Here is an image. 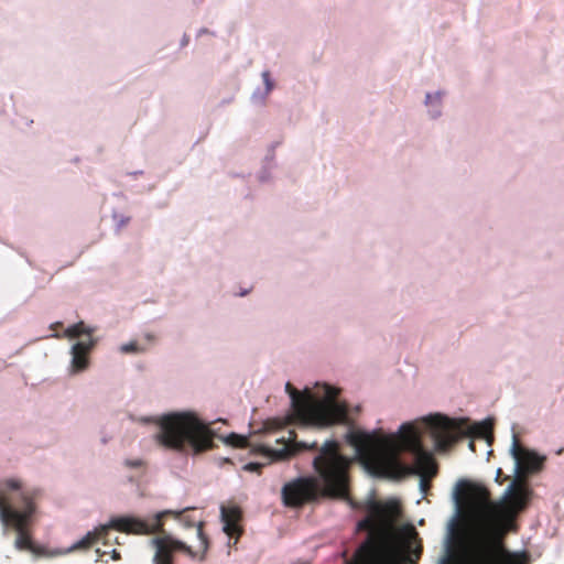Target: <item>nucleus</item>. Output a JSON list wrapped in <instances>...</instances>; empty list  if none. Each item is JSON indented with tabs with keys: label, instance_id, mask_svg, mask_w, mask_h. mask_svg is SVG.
Instances as JSON below:
<instances>
[{
	"label": "nucleus",
	"instance_id": "nucleus-20",
	"mask_svg": "<svg viewBox=\"0 0 564 564\" xmlns=\"http://www.w3.org/2000/svg\"><path fill=\"white\" fill-rule=\"evenodd\" d=\"M238 523L239 522L224 523L225 524L226 533L229 534V535H234V534L240 535L241 534V529L239 528Z\"/></svg>",
	"mask_w": 564,
	"mask_h": 564
},
{
	"label": "nucleus",
	"instance_id": "nucleus-26",
	"mask_svg": "<svg viewBox=\"0 0 564 564\" xmlns=\"http://www.w3.org/2000/svg\"><path fill=\"white\" fill-rule=\"evenodd\" d=\"M414 553H415L416 557H419V556L421 555V553H422V546H421V545H419V546L415 549Z\"/></svg>",
	"mask_w": 564,
	"mask_h": 564
},
{
	"label": "nucleus",
	"instance_id": "nucleus-4",
	"mask_svg": "<svg viewBox=\"0 0 564 564\" xmlns=\"http://www.w3.org/2000/svg\"><path fill=\"white\" fill-rule=\"evenodd\" d=\"M156 440L162 446L181 453L199 454L214 447V433L194 413H171L159 422Z\"/></svg>",
	"mask_w": 564,
	"mask_h": 564
},
{
	"label": "nucleus",
	"instance_id": "nucleus-12",
	"mask_svg": "<svg viewBox=\"0 0 564 564\" xmlns=\"http://www.w3.org/2000/svg\"><path fill=\"white\" fill-rule=\"evenodd\" d=\"M95 341L93 339L82 340L76 343L72 348V365L73 368L77 371H82L88 366L87 355L89 350L94 347Z\"/></svg>",
	"mask_w": 564,
	"mask_h": 564
},
{
	"label": "nucleus",
	"instance_id": "nucleus-28",
	"mask_svg": "<svg viewBox=\"0 0 564 564\" xmlns=\"http://www.w3.org/2000/svg\"><path fill=\"white\" fill-rule=\"evenodd\" d=\"M198 534L202 535L203 534V530H202V525L199 524L198 527Z\"/></svg>",
	"mask_w": 564,
	"mask_h": 564
},
{
	"label": "nucleus",
	"instance_id": "nucleus-2",
	"mask_svg": "<svg viewBox=\"0 0 564 564\" xmlns=\"http://www.w3.org/2000/svg\"><path fill=\"white\" fill-rule=\"evenodd\" d=\"M454 496L475 532L459 546L448 547L443 564H500L501 527L525 507V489L511 485L497 503L484 485L463 479L456 484Z\"/></svg>",
	"mask_w": 564,
	"mask_h": 564
},
{
	"label": "nucleus",
	"instance_id": "nucleus-22",
	"mask_svg": "<svg viewBox=\"0 0 564 564\" xmlns=\"http://www.w3.org/2000/svg\"><path fill=\"white\" fill-rule=\"evenodd\" d=\"M120 350L124 354H129V352H138L139 351V347L137 345V343L134 341H131V343H128V344H124L121 346Z\"/></svg>",
	"mask_w": 564,
	"mask_h": 564
},
{
	"label": "nucleus",
	"instance_id": "nucleus-13",
	"mask_svg": "<svg viewBox=\"0 0 564 564\" xmlns=\"http://www.w3.org/2000/svg\"><path fill=\"white\" fill-rule=\"evenodd\" d=\"M531 555L528 551L506 552L502 547L500 564H530Z\"/></svg>",
	"mask_w": 564,
	"mask_h": 564
},
{
	"label": "nucleus",
	"instance_id": "nucleus-18",
	"mask_svg": "<svg viewBox=\"0 0 564 564\" xmlns=\"http://www.w3.org/2000/svg\"><path fill=\"white\" fill-rule=\"evenodd\" d=\"M226 443L237 448H245L248 445V440L246 436L231 433L226 437Z\"/></svg>",
	"mask_w": 564,
	"mask_h": 564
},
{
	"label": "nucleus",
	"instance_id": "nucleus-11",
	"mask_svg": "<svg viewBox=\"0 0 564 564\" xmlns=\"http://www.w3.org/2000/svg\"><path fill=\"white\" fill-rule=\"evenodd\" d=\"M156 546L154 564H173V552L183 547L181 542H174L167 538L153 540Z\"/></svg>",
	"mask_w": 564,
	"mask_h": 564
},
{
	"label": "nucleus",
	"instance_id": "nucleus-8",
	"mask_svg": "<svg viewBox=\"0 0 564 564\" xmlns=\"http://www.w3.org/2000/svg\"><path fill=\"white\" fill-rule=\"evenodd\" d=\"M365 509L367 518L359 522V528L373 530L378 527H388L399 514V506L394 501L380 502L373 499L367 501Z\"/></svg>",
	"mask_w": 564,
	"mask_h": 564
},
{
	"label": "nucleus",
	"instance_id": "nucleus-17",
	"mask_svg": "<svg viewBox=\"0 0 564 564\" xmlns=\"http://www.w3.org/2000/svg\"><path fill=\"white\" fill-rule=\"evenodd\" d=\"M221 517L224 523L239 522L241 519V511L238 507L221 508Z\"/></svg>",
	"mask_w": 564,
	"mask_h": 564
},
{
	"label": "nucleus",
	"instance_id": "nucleus-6",
	"mask_svg": "<svg viewBox=\"0 0 564 564\" xmlns=\"http://www.w3.org/2000/svg\"><path fill=\"white\" fill-rule=\"evenodd\" d=\"M21 484L15 479L0 482V520L6 527L17 531L15 545L20 550H33L32 539L28 531L31 516L34 511L32 501L24 497L22 510L14 508L12 492L19 491Z\"/></svg>",
	"mask_w": 564,
	"mask_h": 564
},
{
	"label": "nucleus",
	"instance_id": "nucleus-16",
	"mask_svg": "<svg viewBox=\"0 0 564 564\" xmlns=\"http://www.w3.org/2000/svg\"><path fill=\"white\" fill-rule=\"evenodd\" d=\"M94 329L86 326L84 322H79L66 329V335L72 338L80 337V336H87V340L93 339L91 334Z\"/></svg>",
	"mask_w": 564,
	"mask_h": 564
},
{
	"label": "nucleus",
	"instance_id": "nucleus-21",
	"mask_svg": "<svg viewBox=\"0 0 564 564\" xmlns=\"http://www.w3.org/2000/svg\"><path fill=\"white\" fill-rule=\"evenodd\" d=\"M262 78H263V82H264V85H265V90H267V94H269L273 87H274V84L271 79V75H270V72L269 70H264L262 73Z\"/></svg>",
	"mask_w": 564,
	"mask_h": 564
},
{
	"label": "nucleus",
	"instance_id": "nucleus-3",
	"mask_svg": "<svg viewBox=\"0 0 564 564\" xmlns=\"http://www.w3.org/2000/svg\"><path fill=\"white\" fill-rule=\"evenodd\" d=\"M350 459L340 453L337 441H326L313 460L324 487L315 477L299 478L284 485L283 501L289 507H300L318 497L341 498L355 506L348 494V468Z\"/></svg>",
	"mask_w": 564,
	"mask_h": 564
},
{
	"label": "nucleus",
	"instance_id": "nucleus-14",
	"mask_svg": "<svg viewBox=\"0 0 564 564\" xmlns=\"http://www.w3.org/2000/svg\"><path fill=\"white\" fill-rule=\"evenodd\" d=\"M408 556L397 549H387L380 556L378 564H404Z\"/></svg>",
	"mask_w": 564,
	"mask_h": 564
},
{
	"label": "nucleus",
	"instance_id": "nucleus-25",
	"mask_svg": "<svg viewBox=\"0 0 564 564\" xmlns=\"http://www.w3.org/2000/svg\"><path fill=\"white\" fill-rule=\"evenodd\" d=\"M129 221H130V218H129V217H122V218L119 220V223H118L119 228L124 227Z\"/></svg>",
	"mask_w": 564,
	"mask_h": 564
},
{
	"label": "nucleus",
	"instance_id": "nucleus-10",
	"mask_svg": "<svg viewBox=\"0 0 564 564\" xmlns=\"http://www.w3.org/2000/svg\"><path fill=\"white\" fill-rule=\"evenodd\" d=\"M511 451L519 467L529 471L541 469L543 460L535 453L522 447L517 438L513 440Z\"/></svg>",
	"mask_w": 564,
	"mask_h": 564
},
{
	"label": "nucleus",
	"instance_id": "nucleus-9",
	"mask_svg": "<svg viewBox=\"0 0 564 564\" xmlns=\"http://www.w3.org/2000/svg\"><path fill=\"white\" fill-rule=\"evenodd\" d=\"M285 435L278 437L275 443L281 445L279 448H273L269 444L261 446V451L274 460H283L291 456L304 451L316 449L317 442H297L296 433L293 430L282 431Z\"/></svg>",
	"mask_w": 564,
	"mask_h": 564
},
{
	"label": "nucleus",
	"instance_id": "nucleus-23",
	"mask_svg": "<svg viewBox=\"0 0 564 564\" xmlns=\"http://www.w3.org/2000/svg\"><path fill=\"white\" fill-rule=\"evenodd\" d=\"M124 465L129 468H139L143 465V462L141 459H127Z\"/></svg>",
	"mask_w": 564,
	"mask_h": 564
},
{
	"label": "nucleus",
	"instance_id": "nucleus-29",
	"mask_svg": "<svg viewBox=\"0 0 564 564\" xmlns=\"http://www.w3.org/2000/svg\"><path fill=\"white\" fill-rule=\"evenodd\" d=\"M432 96L431 95H427L426 96V99H427V102L431 100Z\"/></svg>",
	"mask_w": 564,
	"mask_h": 564
},
{
	"label": "nucleus",
	"instance_id": "nucleus-24",
	"mask_svg": "<svg viewBox=\"0 0 564 564\" xmlns=\"http://www.w3.org/2000/svg\"><path fill=\"white\" fill-rule=\"evenodd\" d=\"M261 468V465L260 464H256V463H249L245 466V469L247 470H250V471H257Z\"/></svg>",
	"mask_w": 564,
	"mask_h": 564
},
{
	"label": "nucleus",
	"instance_id": "nucleus-27",
	"mask_svg": "<svg viewBox=\"0 0 564 564\" xmlns=\"http://www.w3.org/2000/svg\"><path fill=\"white\" fill-rule=\"evenodd\" d=\"M421 487L423 490L427 487V482L424 479L421 480Z\"/></svg>",
	"mask_w": 564,
	"mask_h": 564
},
{
	"label": "nucleus",
	"instance_id": "nucleus-19",
	"mask_svg": "<svg viewBox=\"0 0 564 564\" xmlns=\"http://www.w3.org/2000/svg\"><path fill=\"white\" fill-rule=\"evenodd\" d=\"M416 538H417V532L415 531L414 528H411L408 536L403 538L401 541L402 547L405 549L406 552H410V549L412 545V540H416Z\"/></svg>",
	"mask_w": 564,
	"mask_h": 564
},
{
	"label": "nucleus",
	"instance_id": "nucleus-7",
	"mask_svg": "<svg viewBox=\"0 0 564 564\" xmlns=\"http://www.w3.org/2000/svg\"><path fill=\"white\" fill-rule=\"evenodd\" d=\"M161 528L162 523L159 518L152 522H147L139 518L119 517L112 519L109 524L101 525L94 532H88L82 540H79L73 546V549H89L99 540H104L105 543H107L109 540L108 535L111 529L124 533L149 534L161 530Z\"/></svg>",
	"mask_w": 564,
	"mask_h": 564
},
{
	"label": "nucleus",
	"instance_id": "nucleus-1",
	"mask_svg": "<svg viewBox=\"0 0 564 564\" xmlns=\"http://www.w3.org/2000/svg\"><path fill=\"white\" fill-rule=\"evenodd\" d=\"M423 433L431 435L438 449H446L463 435L492 437V423L484 421L470 426L467 420H453L435 414L424 417L420 426L404 423L394 434L386 435L380 430L368 433L350 429L346 434V441L356 449L364 466L375 476L401 475L404 469L400 460L402 452L412 453L419 470L433 476L436 474L435 460L423 447Z\"/></svg>",
	"mask_w": 564,
	"mask_h": 564
},
{
	"label": "nucleus",
	"instance_id": "nucleus-5",
	"mask_svg": "<svg viewBox=\"0 0 564 564\" xmlns=\"http://www.w3.org/2000/svg\"><path fill=\"white\" fill-rule=\"evenodd\" d=\"M285 389L291 397L300 429L327 427L338 423H348L347 405L336 400L339 392L337 389L326 386V397L323 400L301 394L290 382L286 383Z\"/></svg>",
	"mask_w": 564,
	"mask_h": 564
},
{
	"label": "nucleus",
	"instance_id": "nucleus-15",
	"mask_svg": "<svg viewBox=\"0 0 564 564\" xmlns=\"http://www.w3.org/2000/svg\"><path fill=\"white\" fill-rule=\"evenodd\" d=\"M378 554H379L378 546L370 541H367L365 544H362L357 552V556L362 562H369V561L373 560Z\"/></svg>",
	"mask_w": 564,
	"mask_h": 564
}]
</instances>
